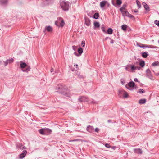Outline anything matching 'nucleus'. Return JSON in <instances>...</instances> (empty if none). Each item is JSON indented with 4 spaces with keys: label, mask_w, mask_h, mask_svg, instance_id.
I'll list each match as a JSON object with an SVG mask.
<instances>
[{
    "label": "nucleus",
    "mask_w": 159,
    "mask_h": 159,
    "mask_svg": "<svg viewBox=\"0 0 159 159\" xmlns=\"http://www.w3.org/2000/svg\"><path fill=\"white\" fill-rule=\"evenodd\" d=\"M56 89L58 90L57 91L59 93L68 97H70V94L69 93L67 87L63 84H59L56 87Z\"/></svg>",
    "instance_id": "obj_1"
},
{
    "label": "nucleus",
    "mask_w": 159,
    "mask_h": 159,
    "mask_svg": "<svg viewBox=\"0 0 159 159\" xmlns=\"http://www.w3.org/2000/svg\"><path fill=\"white\" fill-rule=\"evenodd\" d=\"M60 4L61 8L63 11H68L69 6V3L68 2L65 0H61L60 1Z\"/></svg>",
    "instance_id": "obj_2"
},
{
    "label": "nucleus",
    "mask_w": 159,
    "mask_h": 159,
    "mask_svg": "<svg viewBox=\"0 0 159 159\" xmlns=\"http://www.w3.org/2000/svg\"><path fill=\"white\" fill-rule=\"evenodd\" d=\"M78 100L80 102H89V103H95V101L94 100L91 99L89 101L88 98L85 96H80L78 99Z\"/></svg>",
    "instance_id": "obj_3"
},
{
    "label": "nucleus",
    "mask_w": 159,
    "mask_h": 159,
    "mask_svg": "<svg viewBox=\"0 0 159 159\" xmlns=\"http://www.w3.org/2000/svg\"><path fill=\"white\" fill-rule=\"evenodd\" d=\"M52 131L48 128H42L40 129V134L48 135L51 134Z\"/></svg>",
    "instance_id": "obj_4"
},
{
    "label": "nucleus",
    "mask_w": 159,
    "mask_h": 159,
    "mask_svg": "<svg viewBox=\"0 0 159 159\" xmlns=\"http://www.w3.org/2000/svg\"><path fill=\"white\" fill-rule=\"evenodd\" d=\"M135 86L134 82L133 81L129 82L125 86V87L128 90L132 91Z\"/></svg>",
    "instance_id": "obj_5"
},
{
    "label": "nucleus",
    "mask_w": 159,
    "mask_h": 159,
    "mask_svg": "<svg viewBox=\"0 0 159 159\" xmlns=\"http://www.w3.org/2000/svg\"><path fill=\"white\" fill-rule=\"evenodd\" d=\"M113 6L116 7L117 6H120L122 3L121 0H111Z\"/></svg>",
    "instance_id": "obj_6"
},
{
    "label": "nucleus",
    "mask_w": 159,
    "mask_h": 159,
    "mask_svg": "<svg viewBox=\"0 0 159 159\" xmlns=\"http://www.w3.org/2000/svg\"><path fill=\"white\" fill-rule=\"evenodd\" d=\"M146 72L147 77L151 80H152L153 77L151 74V72L150 69L149 68L147 69Z\"/></svg>",
    "instance_id": "obj_7"
},
{
    "label": "nucleus",
    "mask_w": 159,
    "mask_h": 159,
    "mask_svg": "<svg viewBox=\"0 0 159 159\" xmlns=\"http://www.w3.org/2000/svg\"><path fill=\"white\" fill-rule=\"evenodd\" d=\"M77 51L78 52V53H77L76 52H74V54L75 56L77 57H79L81 55V54L83 52V49L82 48L80 47L78 49Z\"/></svg>",
    "instance_id": "obj_8"
},
{
    "label": "nucleus",
    "mask_w": 159,
    "mask_h": 159,
    "mask_svg": "<svg viewBox=\"0 0 159 159\" xmlns=\"http://www.w3.org/2000/svg\"><path fill=\"white\" fill-rule=\"evenodd\" d=\"M51 4L49 0H45L43 1L41 3V6L43 7H44L46 6H48Z\"/></svg>",
    "instance_id": "obj_9"
},
{
    "label": "nucleus",
    "mask_w": 159,
    "mask_h": 159,
    "mask_svg": "<svg viewBox=\"0 0 159 159\" xmlns=\"http://www.w3.org/2000/svg\"><path fill=\"white\" fill-rule=\"evenodd\" d=\"M46 30L48 32L51 33L53 31V29L50 25L46 26L45 27L43 32L45 33Z\"/></svg>",
    "instance_id": "obj_10"
},
{
    "label": "nucleus",
    "mask_w": 159,
    "mask_h": 159,
    "mask_svg": "<svg viewBox=\"0 0 159 159\" xmlns=\"http://www.w3.org/2000/svg\"><path fill=\"white\" fill-rule=\"evenodd\" d=\"M84 23L87 26H89L91 24V20L88 17H84Z\"/></svg>",
    "instance_id": "obj_11"
},
{
    "label": "nucleus",
    "mask_w": 159,
    "mask_h": 159,
    "mask_svg": "<svg viewBox=\"0 0 159 159\" xmlns=\"http://www.w3.org/2000/svg\"><path fill=\"white\" fill-rule=\"evenodd\" d=\"M27 153V151L26 150H24L23 151L22 153L19 155V158L20 159H22L26 155Z\"/></svg>",
    "instance_id": "obj_12"
},
{
    "label": "nucleus",
    "mask_w": 159,
    "mask_h": 159,
    "mask_svg": "<svg viewBox=\"0 0 159 159\" xmlns=\"http://www.w3.org/2000/svg\"><path fill=\"white\" fill-rule=\"evenodd\" d=\"M134 150L135 153L139 154H141L143 153L142 150L140 148H135L134 149Z\"/></svg>",
    "instance_id": "obj_13"
},
{
    "label": "nucleus",
    "mask_w": 159,
    "mask_h": 159,
    "mask_svg": "<svg viewBox=\"0 0 159 159\" xmlns=\"http://www.w3.org/2000/svg\"><path fill=\"white\" fill-rule=\"evenodd\" d=\"M142 5L147 11H150V10L149 6L145 2H143Z\"/></svg>",
    "instance_id": "obj_14"
},
{
    "label": "nucleus",
    "mask_w": 159,
    "mask_h": 159,
    "mask_svg": "<svg viewBox=\"0 0 159 159\" xmlns=\"http://www.w3.org/2000/svg\"><path fill=\"white\" fill-rule=\"evenodd\" d=\"M93 129L94 128L93 127L90 125L88 126L86 128L87 131L90 133H92L93 131Z\"/></svg>",
    "instance_id": "obj_15"
},
{
    "label": "nucleus",
    "mask_w": 159,
    "mask_h": 159,
    "mask_svg": "<svg viewBox=\"0 0 159 159\" xmlns=\"http://www.w3.org/2000/svg\"><path fill=\"white\" fill-rule=\"evenodd\" d=\"M107 3V1H102L100 2V7L102 8L104 7Z\"/></svg>",
    "instance_id": "obj_16"
},
{
    "label": "nucleus",
    "mask_w": 159,
    "mask_h": 159,
    "mask_svg": "<svg viewBox=\"0 0 159 159\" xmlns=\"http://www.w3.org/2000/svg\"><path fill=\"white\" fill-rule=\"evenodd\" d=\"M20 67L21 68L24 69L27 66V64L25 62H23L22 61H20Z\"/></svg>",
    "instance_id": "obj_17"
},
{
    "label": "nucleus",
    "mask_w": 159,
    "mask_h": 159,
    "mask_svg": "<svg viewBox=\"0 0 159 159\" xmlns=\"http://www.w3.org/2000/svg\"><path fill=\"white\" fill-rule=\"evenodd\" d=\"M93 24L94 29L99 28L100 26V24L98 22L94 21L93 23Z\"/></svg>",
    "instance_id": "obj_18"
},
{
    "label": "nucleus",
    "mask_w": 159,
    "mask_h": 159,
    "mask_svg": "<svg viewBox=\"0 0 159 159\" xmlns=\"http://www.w3.org/2000/svg\"><path fill=\"white\" fill-rule=\"evenodd\" d=\"M8 0H0V4L2 6L6 5L7 3Z\"/></svg>",
    "instance_id": "obj_19"
},
{
    "label": "nucleus",
    "mask_w": 159,
    "mask_h": 159,
    "mask_svg": "<svg viewBox=\"0 0 159 159\" xmlns=\"http://www.w3.org/2000/svg\"><path fill=\"white\" fill-rule=\"evenodd\" d=\"M141 54L142 57L143 58H146L148 56V54L147 52H142L141 53Z\"/></svg>",
    "instance_id": "obj_20"
},
{
    "label": "nucleus",
    "mask_w": 159,
    "mask_h": 159,
    "mask_svg": "<svg viewBox=\"0 0 159 159\" xmlns=\"http://www.w3.org/2000/svg\"><path fill=\"white\" fill-rule=\"evenodd\" d=\"M126 7V4H125L123 5L122 7H120V11L122 13L123 15H124V13H123L124 10L125 9V8Z\"/></svg>",
    "instance_id": "obj_21"
},
{
    "label": "nucleus",
    "mask_w": 159,
    "mask_h": 159,
    "mask_svg": "<svg viewBox=\"0 0 159 159\" xmlns=\"http://www.w3.org/2000/svg\"><path fill=\"white\" fill-rule=\"evenodd\" d=\"M146 102V100L145 99H140L139 101V104H145Z\"/></svg>",
    "instance_id": "obj_22"
},
{
    "label": "nucleus",
    "mask_w": 159,
    "mask_h": 159,
    "mask_svg": "<svg viewBox=\"0 0 159 159\" xmlns=\"http://www.w3.org/2000/svg\"><path fill=\"white\" fill-rule=\"evenodd\" d=\"M113 29L111 28H109L108 29L106 33H107L109 34H112V33H113Z\"/></svg>",
    "instance_id": "obj_23"
},
{
    "label": "nucleus",
    "mask_w": 159,
    "mask_h": 159,
    "mask_svg": "<svg viewBox=\"0 0 159 159\" xmlns=\"http://www.w3.org/2000/svg\"><path fill=\"white\" fill-rule=\"evenodd\" d=\"M130 68L131 71L133 72L137 70V66H135L134 65H130Z\"/></svg>",
    "instance_id": "obj_24"
},
{
    "label": "nucleus",
    "mask_w": 159,
    "mask_h": 159,
    "mask_svg": "<svg viewBox=\"0 0 159 159\" xmlns=\"http://www.w3.org/2000/svg\"><path fill=\"white\" fill-rule=\"evenodd\" d=\"M145 64V61L143 60L141 61L139 63V65L141 67H143L144 66Z\"/></svg>",
    "instance_id": "obj_25"
},
{
    "label": "nucleus",
    "mask_w": 159,
    "mask_h": 159,
    "mask_svg": "<svg viewBox=\"0 0 159 159\" xmlns=\"http://www.w3.org/2000/svg\"><path fill=\"white\" fill-rule=\"evenodd\" d=\"M120 92H122L124 93L123 94V97L124 98H127L128 96V95L127 93L125 92V91H120Z\"/></svg>",
    "instance_id": "obj_26"
},
{
    "label": "nucleus",
    "mask_w": 159,
    "mask_h": 159,
    "mask_svg": "<svg viewBox=\"0 0 159 159\" xmlns=\"http://www.w3.org/2000/svg\"><path fill=\"white\" fill-rule=\"evenodd\" d=\"M23 145L20 143H17L16 144V147L17 148L21 149Z\"/></svg>",
    "instance_id": "obj_27"
},
{
    "label": "nucleus",
    "mask_w": 159,
    "mask_h": 159,
    "mask_svg": "<svg viewBox=\"0 0 159 159\" xmlns=\"http://www.w3.org/2000/svg\"><path fill=\"white\" fill-rule=\"evenodd\" d=\"M99 16V13L98 12H97L94 14L93 16V18L95 19H97L98 18Z\"/></svg>",
    "instance_id": "obj_28"
},
{
    "label": "nucleus",
    "mask_w": 159,
    "mask_h": 159,
    "mask_svg": "<svg viewBox=\"0 0 159 159\" xmlns=\"http://www.w3.org/2000/svg\"><path fill=\"white\" fill-rule=\"evenodd\" d=\"M96 11V10L92 11H90L89 13L87 14L88 16H89L90 17L93 18V16H92V15L93 13Z\"/></svg>",
    "instance_id": "obj_29"
},
{
    "label": "nucleus",
    "mask_w": 159,
    "mask_h": 159,
    "mask_svg": "<svg viewBox=\"0 0 159 159\" xmlns=\"http://www.w3.org/2000/svg\"><path fill=\"white\" fill-rule=\"evenodd\" d=\"M152 66H159V62L158 61H156L152 64Z\"/></svg>",
    "instance_id": "obj_30"
},
{
    "label": "nucleus",
    "mask_w": 159,
    "mask_h": 159,
    "mask_svg": "<svg viewBox=\"0 0 159 159\" xmlns=\"http://www.w3.org/2000/svg\"><path fill=\"white\" fill-rule=\"evenodd\" d=\"M120 91H125L124 90H122V89H120L118 91V95L120 97H121L122 96V95L124 93V92H120Z\"/></svg>",
    "instance_id": "obj_31"
},
{
    "label": "nucleus",
    "mask_w": 159,
    "mask_h": 159,
    "mask_svg": "<svg viewBox=\"0 0 159 159\" xmlns=\"http://www.w3.org/2000/svg\"><path fill=\"white\" fill-rule=\"evenodd\" d=\"M127 25H123L121 26V29L124 31H126L127 29Z\"/></svg>",
    "instance_id": "obj_32"
},
{
    "label": "nucleus",
    "mask_w": 159,
    "mask_h": 159,
    "mask_svg": "<svg viewBox=\"0 0 159 159\" xmlns=\"http://www.w3.org/2000/svg\"><path fill=\"white\" fill-rule=\"evenodd\" d=\"M130 64H129L128 65H127L125 66V69L126 70L128 71H130Z\"/></svg>",
    "instance_id": "obj_33"
},
{
    "label": "nucleus",
    "mask_w": 159,
    "mask_h": 159,
    "mask_svg": "<svg viewBox=\"0 0 159 159\" xmlns=\"http://www.w3.org/2000/svg\"><path fill=\"white\" fill-rule=\"evenodd\" d=\"M65 24V22L64 20L62 19L61 21V22L60 23V25H59V27L60 26L61 27H63Z\"/></svg>",
    "instance_id": "obj_34"
},
{
    "label": "nucleus",
    "mask_w": 159,
    "mask_h": 159,
    "mask_svg": "<svg viewBox=\"0 0 159 159\" xmlns=\"http://www.w3.org/2000/svg\"><path fill=\"white\" fill-rule=\"evenodd\" d=\"M137 92L140 94H142L145 93V91H144L143 89H139V90L138 91H137Z\"/></svg>",
    "instance_id": "obj_35"
},
{
    "label": "nucleus",
    "mask_w": 159,
    "mask_h": 159,
    "mask_svg": "<svg viewBox=\"0 0 159 159\" xmlns=\"http://www.w3.org/2000/svg\"><path fill=\"white\" fill-rule=\"evenodd\" d=\"M136 2L138 8H140L141 7V5L140 2L138 0H137L136 1Z\"/></svg>",
    "instance_id": "obj_36"
},
{
    "label": "nucleus",
    "mask_w": 159,
    "mask_h": 159,
    "mask_svg": "<svg viewBox=\"0 0 159 159\" xmlns=\"http://www.w3.org/2000/svg\"><path fill=\"white\" fill-rule=\"evenodd\" d=\"M149 48L153 49V48H159V47H156L152 45H149Z\"/></svg>",
    "instance_id": "obj_37"
},
{
    "label": "nucleus",
    "mask_w": 159,
    "mask_h": 159,
    "mask_svg": "<svg viewBox=\"0 0 159 159\" xmlns=\"http://www.w3.org/2000/svg\"><path fill=\"white\" fill-rule=\"evenodd\" d=\"M7 61L8 62V63L9 64L12 63L14 61V59L12 58H11L10 59H7Z\"/></svg>",
    "instance_id": "obj_38"
},
{
    "label": "nucleus",
    "mask_w": 159,
    "mask_h": 159,
    "mask_svg": "<svg viewBox=\"0 0 159 159\" xmlns=\"http://www.w3.org/2000/svg\"><path fill=\"white\" fill-rule=\"evenodd\" d=\"M101 29L102 31L104 33H106V31L105 29L104 25L103 24L101 26Z\"/></svg>",
    "instance_id": "obj_39"
},
{
    "label": "nucleus",
    "mask_w": 159,
    "mask_h": 159,
    "mask_svg": "<svg viewBox=\"0 0 159 159\" xmlns=\"http://www.w3.org/2000/svg\"><path fill=\"white\" fill-rule=\"evenodd\" d=\"M30 67H28L25 70L22 69V70L23 72H27L28 71H30Z\"/></svg>",
    "instance_id": "obj_40"
},
{
    "label": "nucleus",
    "mask_w": 159,
    "mask_h": 159,
    "mask_svg": "<svg viewBox=\"0 0 159 159\" xmlns=\"http://www.w3.org/2000/svg\"><path fill=\"white\" fill-rule=\"evenodd\" d=\"M126 16L128 17H129L131 18H134V16L130 14L129 13H128Z\"/></svg>",
    "instance_id": "obj_41"
},
{
    "label": "nucleus",
    "mask_w": 159,
    "mask_h": 159,
    "mask_svg": "<svg viewBox=\"0 0 159 159\" xmlns=\"http://www.w3.org/2000/svg\"><path fill=\"white\" fill-rule=\"evenodd\" d=\"M154 23L157 26H159V21H158L157 20H156L154 21Z\"/></svg>",
    "instance_id": "obj_42"
},
{
    "label": "nucleus",
    "mask_w": 159,
    "mask_h": 159,
    "mask_svg": "<svg viewBox=\"0 0 159 159\" xmlns=\"http://www.w3.org/2000/svg\"><path fill=\"white\" fill-rule=\"evenodd\" d=\"M137 46L139 47H140L141 46H144V44H143L141 43H137Z\"/></svg>",
    "instance_id": "obj_43"
},
{
    "label": "nucleus",
    "mask_w": 159,
    "mask_h": 159,
    "mask_svg": "<svg viewBox=\"0 0 159 159\" xmlns=\"http://www.w3.org/2000/svg\"><path fill=\"white\" fill-rule=\"evenodd\" d=\"M105 146L106 147L110 148L111 147V146H110L109 144L108 143H106L105 145Z\"/></svg>",
    "instance_id": "obj_44"
},
{
    "label": "nucleus",
    "mask_w": 159,
    "mask_h": 159,
    "mask_svg": "<svg viewBox=\"0 0 159 159\" xmlns=\"http://www.w3.org/2000/svg\"><path fill=\"white\" fill-rule=\"evenodd\" d=\"M81 46L82 47H84L85 46V42L84 41H82L81 42Z\"/></svg>",
    "instance_id": "obj_45"
},
{
    "label": "nucleus",
    "mask_w": 159,
    "mask_h": 159,
    "mask_svg": "<svg viewBox=\"0 0 159 159\" xmlns=\"http://www.w3.org/2000/svg\"><path fill=\"white\" fill-rule=\"evenodd\" d=\"M149 45L147 44H144V46H140V48H148Z\"/></svg>",
    "instance_id": "obj_46"
},
{
    "label": "nucleus",
    "mask_w": 159,
    "mask_h": 159,
    "mask_svg": "<svg viewBox=\"0 0 159 159\" xmlns=\"http://www.w3.org/2000/svg\"><path fill=\"white\" fill-rule=\"evenodd\" d=\"M129 12L126 11H124V12H123V13H124V15H123V16H127V15L128 13Z\"/></svg>",
    "instance_id": "obj_47"
},
{
    "label": "nucleus",
    "mask_w": 159,
    "mask_h": 159,
    "mask_svg": "<svg viewBox=\"0 0 159 159\" xmlns=\"http://www.w3.org/2000/svg\"><path fill=\"white\" fill-rule=\"evenodd\" d=\"M78 77H79L80 78H83V76L82 75H80V74H78L77 75Z\"/></svg>",
    "instance_id": "obj_48"
},
{
    "label": "nucleus",
    "mask_w": 159,
    "mask_h": 159,
    "mask_svg": "<svg viewBox=\"0 0 159 159\" xmlns=\"http://www.w3.org/2000/svg\"><path fill=\"white\" fill-rule=\"evenodd\" d=\"M99 129L98 128H96L95 129V132H98L99 131Z\"/></svg>",
    "instance_id": "obj_49"
},
{
    "label": "nucleus",
    "mask_w": 159,
    "mask_h": 159,
    "mask_svg": "<svg viewBox=\"0 0 159 159\" xmlns=\"http://www.w3.org/2000/svg\"><path fill=\"white\" fill-rule=\"evenodd\" d=\"M76 46H75V45L72 46V48H73V49L74 51H75L76 50Z\"/></svg>",
    "instance_id": "obj_50"
},
{
    "label": "nucleus",
    "mask_w": 159,
    "mask_h": 159,
    "mask_svg": "<svg viewBox=\"0 0 159 159\" xmlns=\"http://www.w3.org/2000/svg\"><path fill=\"white\" fill-rule=\"evenodd\" d=\"M134 81L135 82H139V81L138 80V79L137 78H134Z\"/></svg>",
    "instance_id": "obj_51"
},
{
    "label": "nucleus",
    "mask_w": 159,
    "mask_h": 159,
    "mask_svg": "<svg viewBox=\"0 0 159 159\" xmlns=\"http://www.w3.org/2000/svg\"><path fill=\"white\" fill-rule=\"evenodd\" d=\"M8 64V62L7 61V60H6L5 62H4V66H6L7 65V64Z\"/></svg>",
    "instance_id": "obj_52"
},
{
    "label": "nucleus",
    "mask_w": 159,
    "mask_h": 159,
    "mask_svg": "<svg viewBox=\"0 0 159 159\" xmlns=\"http://www.w3.org/2000/svg\"><path fill=\"white\" fill-rule=\"evenodd\" d=\"M58 22L57 21H56L55 22V25L57 26H59V25H58Z\"/></svg>",
    "instance_id": "obj_53"
},
{
    "label": "nucleus",
    "mask_w": 159,
    "mask_h": 159,
    "mask_svg": "<svg viewBox=\"0 0 159 159\" xmlns=\"http://www.w3.org/2000/svg\"><path fill=\"white\" fill-rule=\"evenodd\" d=\"M110 39L111 40V41L110 42V43H111L113 44L114 43V41L113 40V39Z\"/></svg>",
    "instance_id": "obj_54"
},
{
    "label": "nucleus",
    "mask_w": 159,
    "mask_h": 159,
    "mask_svg": "<svg viewBox=\"0 0 159 159\" xmlns=\"http://www.w3.org/2000/svg\"><path fill=\"white\" fill-rule=\"evenodd\" d=\"M26 147L25 146H22V149H21L24 150V149H26Z\"/></svg>",
    "instance_id": "obj_55"
},
{
    "label": "nucleus",
    "mask_w": 159,
    "mask_h": 159,
    "mask_svg": "<svg viewBox=\"0 0 159 159\" xmlns=\"http://www.w3.org/2000/svg\"><path fill=\"white\" fill-rule=\"evenodd\" d=\"M108 39H111V38H110L107 37L105 38V40H107Z\"/></svg>",
    "instance_id": "obj_56"
},
{
    "label": "nucleus",
    "mask_w": 159,
    "mask_h": 159,
    "mask_svg": "<svg viewBox=\"0 0 159 159\" xmlns=\"http://www.w3.org/2000/svg\"><path fill=\"white\" fill-rule=\"evenodd\" d=\"M53 71H54V70L53 68H52L50 70V72L51 73H52V72H53Z\"/></svg>",
    "instance_id": "obj_57"
},
{
    "label": "nucleus",
    "mask_w": 159,
    "mask_h": 159,
    "mask_svg": "<svg viewBox=\"0 0 159 159\" xmlns=\"http://www.w3.org/2000/svg\"><path fill=\"white\" fill-rule=\"evenodd\" d=\"M155 75L157 76L159 75V72L158 73H155Z\"/></svg>",
    "instance_id": "obj_58"
},
{
    "label": "nucleus",
    "mask_w": 159,
    "mask_h": 159,
    "mask_svg": "<svg viewBox=\"0 0 159 159\" xmlns=\"http://www.w3.org/2000/svg\"><path fill=\"white\" fill-rule=\"evenodd\" d=\"M137 69L138 70H140L141 69V67L137 66Z\"/></svg>",
    "instance_id": "obj_59"
},
{
    "label": "nucleus",
    "mask_w": 159,
    "mask_h": 159,
    "mask_svg": "<svg viewBox=\"0 0 159 159\" xmlns=\"http://www.w3.org/2000/svg\"><path fill=\"white\" fill-rule=\"evenodd\" d=\"M134 11L135 13H137L138 12V11L136 9L134 10Z\"/></svg>",
    "instance_id": "obj_60"
},
{
    "label": "nucleus",
    "mask_w": 159,
    "mask_h": 159,
    "mask_svg": "<svg viewBox=\"0 0 159 159\" xmlns=\"http://www.w3.org/2000/svg\"><path fill=\"white\" fill-rule=\"evenodd\" d=\"M106 5H107V7H109L110 5V4L109 3H108V2H107V3Z\"/></svg>",
    "instance_id": "obj_61"
},
{
    "label": "nucleus",
    "mask_w": 159,
    "mask_h": 159,
    "mask_svg": "<svg viewBox=\"0 0 159 159\" xmlns=\"http://www.w3.org/2000/svg\"><path fill=\"white\" fill-rule=\"evenodd\" d=\"M139 63V62H136V63H134V65H136L137 64H138Z\"/></svg>",
    "instance_id": "obj_62"
},
{
    "label": "nucleus",
    "mask_w": 159,
    "mask_h": 159,
    "mask_svg": "<svg viewBox=\"0 0 159 159\" xmlns=\"http://www.w3.org/2000/svg\"><path fill=\"white\" fill-rule=\"evenodd\" d=\"M107 121L108 123H110L111 122V120H107Z\"/></svg>",
    "instance_id": "obj_63"
},
{
    "label": "nucleus",
    "mask_w": 159,
    "mask_h": 159,
    "mask_svg": "<svg viewBox=\"0 0 159 159\" xmlns=\"http://www.w3.org/2000/svg\"><path fill=\"white\" fill-rule=\"evenodd\" d=\"M74 66H76V67L78 66V65L77 64H75L74 65Z\"/></svg>",
    "instance_id": "obj_64"
}]
</instances>
